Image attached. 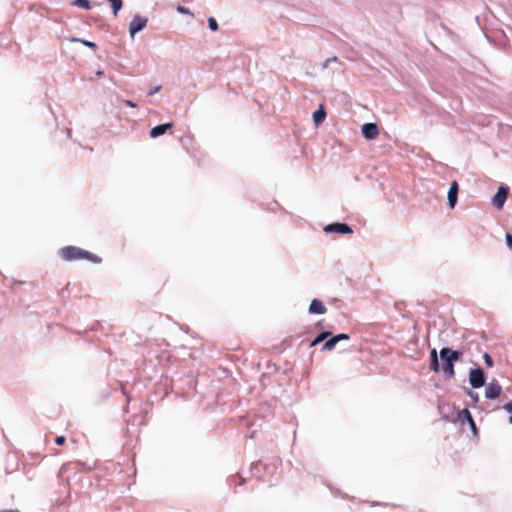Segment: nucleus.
I'll return each instance as SVG.
<instances>
[{
  "label": "nucleus",
  "instance_id": "obj_1",
  "mask_svg": "<svg viewBox=\"0 0 512 512\" xmlns=\"http://www.w3.org/2000/svg\"><path fill=\"white\" fill-rule=\"evenodd\" d=\"M463 353L459 350H453L449 347H443L439 352L442 361V371L445 379H451L455 376L454 364L462 359Z\"/></svg>",
  "mask_w": 512,
  "mask_h": 512
},
{
  "label": "nucleus",
  "instance_id": "obj_2",
  "mask_svg": "<svg viewBox=\"0 0 512 512\" xmlns=\"http://www.w3.org/2000/svg\"><path fill=\"white\" fill-rule=\"evenodd\" d=\"M59 256L65 261L86 259L93 263H100L101 258L89 251L76 246H65L59 250Z\"/></svg>",
  "mask_w": 512,
  "mask_h": 512
},
{
  "label": "nucleus",
  "instance_id": "obj_3",
  "mask_svg": "<svg viewBox=\"0 0 512 512\" xmlns=\"http://www.w3.org/2000/svg\"><path fill=\"white\" fill-rule=\"evenodd\" d=\"M469 383L472 388H481L486 383V375L482 368H471L469 371Z\"/></svg>",
  "mask_w": 512,
  "mask_h": 512
},
{
  "label": "nucleus",
  "instance_id": "obj_4",
  "mask_svg": "<svg viewBox=\"0 0 512 512\" xmlns=\"http://www.w3.org/2000/svg\"><path fill=\"white\" fill-rule=\"evenodd\" d=\"M148 19L135 15L129 24V34L133 38L136 33L142 31L147 25Z\"/></svg>",
  "mask_w": 512,
  "mask_h": 512
},
{
  "label": "nucleus",
  "instance_id": "obj_5",
  "mask_svg": "<svg viewBox=\"0 0 512 512\" xmlns=\"http://www.w3.org/2000/svg\"><path fill=\"white\" fill-rule=\"evenodd\" d=\"M326 233L351 234L352 228L346 223L335 222L324 227Z\"/></svg>",
  "mask_w": 512,
  "mask_h": 512
},
{
  "label": "nucleus",
  "instance_id": "obj_6",
  "mask_svg": "<svg viewBox=\"0 0 512 512\" xmlns=\"http://www.w3.org/2000/svg\"><path fill=\"white\" fill-rule=\"evenodd\" d=\"M508 193H509V190L507 187L500 186L498 188L496 194L494 195V197L492 199V203L497 209L503 208V206L507 200Z\"/></svg>",
  "mask_w": 512,
  "mask_h": 512
},
{
  "label": "nucleus",
  "instance_id": "obj_7",
  "mask_svg": "<svg viewBox=\"0 0 512 512\" xmlns=\"http://www.w3.org/2000/svg\"><path fill=\"white\" fill-rule=\"evenodd\" d=\"M458 420L463 422H467L469 424L470 429L474 435H477L478 429L475 424V421L473 420V417L470 413V411L467 408H464L458 412Z\"/></svg>",
  "mask_w": 512,
  "mask_h": 512
},
{
  "label": "nucleus",
  "instance_id": "obj_8",
  "mask_svg": "<svg viewBox=\"0 0 512 512\" xmlns=\"http://www.w3.org/2000/svg\"><path fill=\"white\" fill-rule=\"evenodd\" d=\"M361 132L363 137L367 140H373L379 134L378 126L372 122L365 123L361 128Z\"/></svg>",
  "mask_w": 512,
  "mask_h": 512
},
{
  "label": "nucleus",
  "instance_id": "obj_9",
  "mask_svg": "<svg viewBox=\"0 0 512 512\" xmlns=\"http://www.w3.org/2000/svg\"><path fill=\"white\" fill-rule=\"evenodd\" d=\"M502 387L497 381H492L486 385L485 397L488 399H496L500 396Z\"/></svg>",
  "mask_w": 512,
  "mask_h": 512
},
{
  "label": "nucleus",
  "instance_id": "obj_10",
  "mask_svg": "<svg viewBox=\"0 0 512 512\" xmlns=\"http://www.w3.org/2000/svg\"><path fill=\"white\" fill-rule=\"evenodd\" d=\"M458 193H459V184L457 181H453L448 190L447 198L448 204L451 209H453L458 201Z\"/></svg>",
  "mask_w": 512,
  "mask_h": 512
},
{
  "label": "nucleus",
  "instance_id": "obj_11",
  "mask_svg": "<svg viewBox=\"0 0 512 512\" xmlns=\"http://www.w3.org/2000/svg\"><path fill=\"white\" fill-rule=\"evenodd\" d=\"M172 126H173L172 123H163V124L157 125L150 130V137L151 138L160 137L163 134H165L167 132V130L171 129Z\"/></svg>",
  "mask_w": 512,
  "mask_h": 512
},
{
  "label": "nucleus",
  "instance_id": "obj_12",
  "mask_svg": "<svg viewBox=\"0 0 512 512\" xmlns=\"http://www.w3.org/2000/svg\"><path fill=\"white\" fill-rule=\"evenodd\" d=\"M310 314H325L327 309L319 299H313L308 309Z\"/></svg>",
  "mask_w": 512,
  "mask_h": 512
},
{
  "label": "nucleus",
  "instance_id": "obj_13",
  "mask_svg": "<svg viewBox=\"0 0 512 512\" xmlns=\"http://www.w3.org/2000/svg\"><path fill=\"white\" fill-rule=\"evenodd\" d=\"M430 369L434 372H438L440 370L438 354L435 348L430 350Z\"/></svg>",
  "mask_w": 512,
  "mask_h": 512
},
{
  "label": "nucleus",
  "instance_id": "obj_14",
  "mask_svg": "<svg viewBox=\"0 0 512 512\" xmlns=\"http://www.w3.org/2000/svg\"><path fill=\"white\" fill-rule=\"evenodd\" d=\"M326 118V112L323 106H320L318 110L313 113V121L316 126L320 125Z\"/></svg>",
  "mask_w": 512,
  "mask_h": 512
},
{
  "label": "nucleus",
  "instance_id": "obj_15",
  "mask_svg": "<svg viewBox=\"0 0 512 512\" xmlns=\"http://www.w3.org/2000/svg\"><path fill=\"white\" fill-rule=\"evenodd\" d=\"M331 336V332L330 331H322L320 332L311 342H310V347H315L317 346L318 344H320L321 342L325 341L326 339H328L329 337Z\"/></svg>",
  "mask_w": 512,
  "mask_h": 512
},
{
  "label": "nucleus",
  "instance_id": "obj_16",
  "mask_svg": "<svg viewBox=\"0 0 512 512\" xmlns=\"http://www.w3.org/2000/svg\"><path fill=\"white\" fill-rule=\"evenodd\" d=\"M336 345H337V340L334 337V335L331 334V336L325 340V342L321 348V351L322 352L331 351L335 348Z\"/></svg>",
  "mask_w": 512,
  "mask_h": 512
},
{
  "label": "nucleus",
  "instance_id": "obj_17",
  "mask_svg": "<svg viewBox=\"0 0 512 512\" xmlns=\"http://www.w3.org/2000/svg\"><path fill=\"white\" fill-rule=\"evenodd\" d=\"M72 5L77 6L79 8H83L85 10L91 9V4L89 0H74Z\"/></svg>",
  "mask_w": 512,
  "mask_h": 512
},
{
  "label": "nucleus",
  "instance_id": "obj_18",
  "mask_svg": "<svg viewBox=\"0 0 512 512\" xmlns=\"http://www.w3.org/2000/svg\"><path fill=\"white\" fill-rule=\"evenodd\" d=\"M109 2L111 3L113 14L117 15L123 6L122 0H109Z\"/></svg>",
  "mask_w": 512,
  "mask_h": 512
},
{
  "label": "nucleus",
  "instance_id": "obj_19",
  "mask_svg": "<svg viewBox=\"0 0 512 512\" xmlns=\"http://www.w3.org/2000/svg\"><path fill=\"white\" fill-rule=\"evenodd\" d=\"M71 41L72 42H80L84 46L92 48V49H96V47H97L96 43H94L92 41L84 40V39H79V38L73 37V38H71Z\"/></svg>",
  "mask_w": 512,
  "mask_h": 512
},
{
  "label": "nucleus",
  "instance_id": "obj_20",
  "mask_svg": "<svg viewBox=\"0 0 512 512\" xmlns=\"http://www.w3.org/2000/svg\"><path fill=\"white\" fill-rule=\"evenodd\" d=\"M260 466H261L260 462L252 464L251 472H252L253 476L258 477V478L261 476Z\"/></svg>",
  "mask_w": 512,
  "mask_h": 512
},
{
  "label": "nucleus",
  "instance_id": "obj_21",
  "mask_svg": "<svg viewBox=\"0 0 512 512\" xmlns=\"http://www.w3.org/2000/svg\"><path fill=\"white\" fill-rule=\"evenodd\" d=\"M207 21L210 30L217 31L219 29L218 23L214 17H209Z\"/></svg>",
  "mask_w": 512,
  "mask_h": 512
},
{
  "label": "nucleus",
  "instance_id": "obj_22",
  "mask_svg": "<svg viewBox=\"0 0 512 512\" xmlns=\"http://www.w3.org/2000/svg\"><path fill=\"white\" fill-rule=\"evenodd\" d=\"M483 359H484V362H485V364H486V366L488 368L493 367L494 362H493V359H492V357L490 356L489 353L485 352L484 355H483Z\"/></svg>",
  "mask_w": 512,
  "mask_h": 512
},
{
  "label": "nucleus",
  "instance_id": "obj_23",
  "mask_svg": "<svg viewBox=\"0 0 512 512\" xmlns=\"http://www.w3.org/2000/svg\"><path fill=\"white\" fill-rule=\"evenodd\" d=\"M337 62H338V58H337V57L328 58V59H326V60L323 62V64H322V68H323V69H327V68H329V67H330V65H331L332 63H337Z\"/></svg>",
  "mask_w": 512,
  "mask_h": 512
},
{
  "label": "nucleus",
  "instance_id": "obj_24",
  "mask_svg": "<svg viewBox=\"0 0 512 512\" xmlns=\"http://www.w3.org/2000/svg\"><path fill=\"white\" fill-rule=\"evenodd\" d=\"M503 408L510 414L508 422L512 424V400L506 403Z\"/></svg>",
  "mask_w": 512,
  "mask_h": 512
},
{
  "label": "nucleus",
  "instance_id": "obj_25",
  "mask_svg": "<svg viewBox=\"0 0 512 512\" xmlns=\"http://www.w3.org/2000/svg\"><path fill=\"white\" fill-rule=\"evenodd\" d=\"M334 337L336 338L337 340V343L342 341V340H349L350 339V336L346 333H340V334H337V335H334Z\"/></svg>",
  "mask_w": 512,
  "mask_h": 512
},
{
  "label": "nucleus",
  "instance_id": "obj_26",
  "mask_svg": "<svg viewBox=\"0 0 512 512\" xmlns=\"http://www.w3.org/2000/svg\"><path fill=\"white\" fill-rule=\"evenodd\" d=\"M468 396L472 399L474 403H477L479 401V394L474 391H468Z\"/></svg>",
  "mask_w": 512,
  "mask_h": 512
},
{
  "label": "nucleus",
  "instance_id": "obj_27",
  "mask_svg": "<svg viewBox=\"0 0 512 512\" xmlns=\"http://www.w3.org/2000/svg\"><path fill=\"white\" fill-rule=\"evenodd\" d=\"M505 240H506V244L507 246L512 249V234L510 233H506L505 235Z\"/></svg>",
  "mask_w": 512,
  "mask_h": 512
},
{
  "label": "nucleus",
  "instance_id": "obj_28",
  "mask_svg": "<svg viewBox=\"0 0 512 512\" xmlns=\"http://www.w3.org/2000/svg\"><path fill=\"white\" fill-rule=\"evenodd\" d=\"M177 11L181 14H191L190 10L184 6H178Z\"/></svg>",
  "mask_w": 512,
  "mask_h": 512
},
{
  "label": "nucleus",
  "instance_id": "obj_29",
  "mask_svg": "<svg viewBox=\"0 0 512 512\" xmlns=\"http://www.w3.org/2000/svg\"><path fill=\"white\" fill-rule=\"evenodd\" d=\"M160 89H161V86H160V85L155 86V87H153V88H151V89H150V91L148 92V95H149V96H152V95H154V94L158 93V92L160 91Z\"/></svg>",
  "mask_w": 512,
  "mask_h": 512
},
{
  "label": "nucleus",
  "instance_id": "obj_30",
  "mask_svg": "<svg viewBox=\"0 0 512 512\" xmlns=\"http://www.w3.org/2000/svg\"><path fill=\"white\" fill-rule=\"evenodd\" d=\"M65 441H66V438L64 436H57L55 438V443L57 445H63L65 443Z\"/></svg>",
  "mask_w": 512,
  "mask_h": 512
},
{
  "label": "nucleus",
  "instance_id": "obj_31",
  "mask_svg": "<svg viewBox=\"0 0 512 512\" xmlns=\"http://www.w3.org/2000/svg\"><path fill=\"white\" fill-rule=\"evenodd\" d=\"M71 466H72V464H71V463L64 464V465L61 467V469H60V474L62 475V474H64V473H66V472L70 469V467H71Z\"/></svg>",
  "mask_w": 512,
  "mask_h": 512
},
{
  "label": "nucleus",
  "instance_id": "obj_32",
  "mask_svg": "<svg viewBox=\"0 0 512 512\" xmlns=\"http://www.w3.org/2000/svg\"><path fill=\"white\" fill-rule=\"evenodd\" d=\"M123 104H125L126 106H129V107H136V104L131 101V100H123Z\"/></svg>",
  "mask_w": 512,
  "mask_h": 512
},
{
  "label": "nucleus",
  "instance_id": "obj_33",
  "mask_svg": "<svg viewBox=\"0 0 512 512\" xmlns=\"http://www.w3.org/2000/svg\"><path fill=\"white\" fill-rule=\"evenodd\" d=\"M0 512H20L18 510H3V511H0Z\"/></svg>",
  "mask_w": 512,
  "mask_h": 512
}]
</instances>
